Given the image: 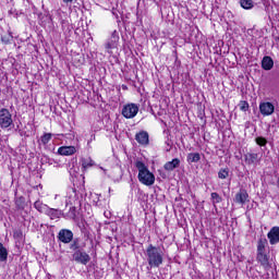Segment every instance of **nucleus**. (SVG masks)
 Returning a JSON list of instances; mask_svg holds the SVG:
<instances>
[{
	"label": "nucleus",
	"mask_w": 279,
	"mask_h": 279,
	"mask_svg": "<svg viewBox=\"0 0 279 279\" xmlns=\"http://www.w3.org/2000/svg\"><path fill=\"white\" fill-rule=\"evenodd\" d=\"M13 36H12V33H4L2 34L1 36V41L4 44V45H10V43H12L13 40Z\"/></svg>",
	"instance_id": "obj_25"
},
{
	"label": "nucleus",
	"mask_w": 279,
	"mask_h": 279,
	"mask_svg": "<svg viewBox=\"0 0 279 279\" xmlns=\"http://www.w3.org/2000/svg\"><path fill=\"white\" fill-rule=\"evenodd\" d=\"M84 247H86V243L82 242L81 238H74L70 242V250H72V252L84 250Z\"/></svg>",
	"instance_id": "obj_12"
},
{
	"label": "nucleus",
	"mask_w": 279,
	"mask_h": 279,
	"mask_svg": "<svg viewBox=\"0 0 279 279\" xmlns=\"http://www.w3.org/2000/svg\"><path fill=\"white\" fill-rule=\"evenodd\" d=\"M199 160H202V155H199V153H190V154H187L189 165H193V162H199Z\"/></svg>",
	"instance_id": "obj_19"
},
{
	"label": "nucleus",
	"mask_w": 279,
	"mask_h": 279,
	"mask_svg": "<svg viewBox=\"0 0 279 279\" xmlns=\"http://www.w3.org/2000/svg\"><path fill=\"white\" fill-rule=\"evenodd\" d=\"M75 151H77L75 146H61L58 149V154L60 156H73V154H75Z\"/></svg>",
	"instance_id": "obj_14"
},
{
	"label": "nucleus",
	"mask_w": 279,
	"mask_h": 279,
	"mask_svg": "<svg viewBox=\"0 0 279 279\" xmlns=\"http://www.w3.org/2000/svg\"><path fill=\"white\" fill-rule=\"evenodd\" d=\"M267 238H259L257 241V250H267Z\"/></svg>",
	"instance_id": "obj_27"
},
{
	"label": "nucleus",
	"mask_w": 279,
	"mask_h": 279,
	"mask_svg": "<svg viewBox=\"0 0 279 279\" xmlns=\"http://www.w3.org/2000/svg\"><path fill=\"white\" fill-rule=\"evenodd\" d=\"M211 202H213V204H221L222 198L219 195V193H217V192L211 193Z\"/></svg>",
	"instance_id": "obj_29"
},
{
	"label": "nucleus",
	"mask_w": 279,
	"mask_h": 279,
	"mask_svg": "<svg viewBox=\"0 0 279 279\" xmlns=\"http://www.w3.org/2000/svg\"><path fill=\"white\" fill-rule=\"evenodd\" d=\"M75 217H77L76 207L75 205H71L70 210L68 213V219H75Z\"/></svg>",
	"instance_id": "obj_30"
},
{
	"label": "nucleus",
	"mask_w": 279,
	"mask_h": 279,
	"mask_svg": "<svg viewBox=\"0 0 279 279\" xmlns=\"http://www.w3.org/2000/svg\"><path fill=\"white\" fill-rule=\"evenodd\" d=\"M250 199V194H247V190H240L239 193L235 194L234 202L235 204H240L244 206Z\"/></svg>",
	"instance_id": "obj_10"
},
{
	"label": "nucleus",
	"mask_w": 279,
	"mask_h": 279,
	"mask_svg": "<svg viewBox=\"0 0 279 279\" xmlns=\"http://www.w3.org/2000/svg\"><path fill=\"white\" fill-rule=\"evenodd\" d=\"M63 3H73V0H62Z\"/></svg>",
	"instance_id": "obj_35"
},
{
	"label": "nucleus",
	"mask_w": 279,
	"mask_h": 279,
	"mask_svg": "<svg viewBox=\"0 0 279 279\" xmlns=\"http://www.w3.org/2000/svg\"><path fill=\"white\" fill-rule=\"evenodd\" d=\"M113 14L117 16V19H119V15H118V14H116L114 12H113Z\"/></svg>",
	"instance_id": "obj_36"
},
{
	"label": "nucleus",
	"mask_w": 279,
	"mask_h": 279,
	"mask_svg": "<svg viewBox=\"0 0 279 279\" xmlns=\"http://www.w3.org/2000/svg\"><path fill=\"white\" fill-rule=\"evenodd\" d=\"M34 208H36V210H38V213H47V209L49 208V206L43 204V202L37 201L34 203Z\"/></svg>",
	"instance_id": "obj_22"
},
{
	"label": "nucleus",
	"mask_w": 279,
	"mask_h": 279,
	"mask_svg": "<svg viewBox=\"0 0 279 279\" xmlns=\"http://www.w3.org/2000/svg\"><path fill=\"white\" fill-rule=\"evenodd\" d=\"M72 258L75 263H78L80 265H87L90 263V255L84 251V248H81V251H76L72 254Z\"/></svg>",
	"instance_id": "obj_6"
},
{
	"label": "nucleus",
	"mask_w": 279,
	"mask_h": 279,
	"mask_svg": "<svg viewBox=\"0 0 279 279\" xmlns=\"http://www.w3.org/2000/svg\"><path fill=\"white\" fill-rule=\"evenodd\" d=\"M244 160L246 165H256V162L260 161V157L256 153H247L244 155Z\"/></svg>",
	"instance_id": "obj_15"
},
{
	"label": "nucleus",
	"mask_w": 279,
	"mask_h": 279,
	"mask_svg": "<svg viewBox=\"0 0 279 279\" xmlns=\"http://www.w3.org/2000/svg\"><path fill=\"white\" fill-rule=\"evenodd\" d=\"M180 167V159L174 158L171 161H168L165 163L163 169L166 171H173L174 169H178Z\"/></svg>",
	"instance_id": "obj_17"
},
{
	"label": "nucleus",
	"mask_w": 279,
	"mask_h": 279,
	"mask_svg": "<svg viewBox=\"0 0 279 279\" xmlns=\"http://www.w3.org/2000/svg\"><path fill=\"white\" fill-rule=\"evenodd\" d=\"M146 260L148 263L147 269H158L165 263V252L159 246L148 244L145 251Z\"/></svg>",
	"instance_id": "obj_1"
},
{
	"label": "nucleus",
	"mask_w": 279,
	"mask_h": 279,
	"mask_svg": "<svg viewBox=\"0 0 279 279\" xmlns=\"http://www.w3.org/2000/svg\"><path fill=\"white\" fill-rule=\"evenodd\" d=\"M80 204H81L80 194L75 189L69 187L68 195L65 198V208L66 206H80Z\"/></svg>",
	"instance_id": "obj_4"
},
{
	"label": "nucleus",
	"mask_w": 279,
	"mask_h": 279,
	"mask_svg": "<svg viewBox=\"0 0 279 279\" xmlns=\"http://www.w3.org/2000/svg\"><path fill=\"white\" fill-rule=\"evenodd\" d=\"M57 239L64 244L71 243L73 241V231L69 229H61L57 235Z\"/></svg>",
	"instance_id": "obj_7"
},
{
	"label": "nucleus",
	"mask_w": 279,
	"mask_h": 279,
	"mask_svg": "<svg viewBox=\"0 0 279 279\" xmlns=\"http://www.w3.org/2000/svg\"><path fill=\"white\" fill-rule=\"evenodd\" d=\"M239 108L242 110V112H247L250 110V104L245 100H242L240 101Z\"/></svg>",
	"instance_id": "obj_32"
},
{
	"label": "nucleus",
	"mask_w": 279,
	"mask_h": 279,
	"mask_svg": "<svg viewBox=\"0 0 279 279\" xmlns=\"http://www.w3.org/2000/svg\"><path fill=\"white\" fill-rule=\"evenodd\" d=\"M262 69H264V71H271L274 69V59L269 56L264 57L262 60Z\"/></svg>",
	"instance_id": "obj_16"
},
{
	"label": "nucleus",
	"mask_w": 279,
	"mask_h": 279,
	"mask_svg": "<svg viewBox=\"0 0 279 279\" xmlns=\"http://www.w3.org/2000/svg\"><path fill=\"white\" fill-rule=\"evenodd\" d=\"M45 215L50 217V219H60V215H62V211L59 209L48 207Z\"/></svg>",
	"instance_id": "obj_18"
},
{
	"label": "nucleus",
	"mask_w": 279,
	"mask_h": 279,
	"mask_svg": "<svg viewBox=\"0 0 279 279\" xmlns=\"http://www.w3.org/2000/svg\"><path fill=\"white\" fill-rule=\"evenodd\" d=\"M267 254V250H257V255Z\"/></svg>",
	"instance_id": "obj_34"
},
{
	"label": "nucleus",
	"mask_w": 279,
	"mask_h": 279,
	"mask_svg": "<svg viewBox=\"0 0 279 279\" xmlns=\"http://www.w3.org/2000/svg\"><path fill=\"white\" fill-rule=\"evenodd\" d=\"M276 111V107L271 102H260L259 104V112L263 117H271V114Z\"/></svg>",
	"instance_id": "obj_8"
},
{
	"label": "nucleus",
	"mask_w": 279,
	"mask_h": 279,
	"mask_svg": "<svg viewBox=\"0 0 279 279\" xmlns=\"http://www.w3.org/2000/svg\"><path fill=\"white\" fill-rule=\"evenodd\" d=\"M167 144L169 145V147H171V144L169 142Z\"/></svg>",
	"instance_id": "obj_37"
},
{
	"label": "nucleus",
	"mask_w": 279,
	"mask_h": 279,
	"mask_svg": "<svg viewBox=\"0 0 279 279\" xmlns=\"http://www.w3.org/2000/svg\"><path fill=\"white\" fill-rule=\"evenodd\" d=\"M5 260H8V248L0 242V263H5Z\"/></svg>",
	"instance_id": "obj_23"
},
{
	"label": "nucleus",
	"mask_w": 279,
	"mask_h": 279,
	"mask_svg": "<svg viewBox=\"0 0 279 279\" xmlns=\"http://www.w3.org/2000/svg\"><path fill=\"white\" fill-rule=\"evenodd\" d=\"M135 167L138 171L137 180L141 184H144L145 186H153L156 182V175L149 171V168L145 166V162L137 160L135 161Z\"/></svg>",
	"instance_id": "obj_2"
},
{
	"label": "nucleus",
	"mask_w": 279,
	"mask_h": 279,
	"mask_svg": "<svg viewBox=\"0 0 279 279\" xmlns=\"http://www.w3.org/2000/svg\"><path fill=\"white\" fill-rule=\"evenodd\" d=\"M136 114H138V105L131 102L123 106L122 117H124V119H134Z\"/></svg>",
	"instance_id": "obj_5"
},
{
	"label": "nucleus",
	"mask_w": 279,
	"mask_h": 279,
	"mask_svg": "<svg viewBox=\"0 0 279 279\" xmlns=\"http://www.w3.org/2000/svg\"><path fill=\"white\" fill-rule=\"evenodd\" d=\"M230 175V169L229 168H222L218 172L219 180H226Z\"/></svg>",
	"instance_id": "obj_26"
},
{
	"label": "nucleus",
	"mask_w": 279,
	"mask_h": 279,
	"mask_svg": "<svg viewBox=\"0 0 279 279\" xmlns=\"http://www.w3.org/2000/svg\"><path fill=\"white\" fill-rule=\"evenodd\" d=\"M255 143L259 147H265L267 145V138H265L263 136H258V137L255 138Z\"/></svg>",
	"instance_id": "obj_31"
},
{
	"label": "nucleus",
	"mask_w": 279,
	"mask_h": 279,
	"mask_svg": "<svg viewBox=\"0 0 279 279\" xmlns=\"http://www.w3.org/2000/svg\"><path fill=\"white\" fill-rule=\"evenodd\" d=\"M135 141L140 145H144V146L149 145V133H147V131H141L135 135Z\"/></svg>",
	"instance_id": "obj_13"
},
{
	"label": "nucleus",
	"mask_w": 279,
	"mask_h": 279,
	"mask_svg": "<svg viewBox=\"0 0 279 279\" xmlns=\"http://www.w3.org/2000/svg\"><path fill=\"white\" fill-rule=\"evenodd\" d=\"M14 239H21L23 236V232L21 230H16L13 232Z\"/></svg>",
	"instance_id": "obj_33"
},
{
	"label": "nucleus",
	"mask_w": 279,
	"mask_h": 279,
	"mask_svg": "<svg viewBox=\"0 0 279 279\" xmlns=\"http://www.w3.org/2000/svg\"><path fill=\"white\" fill-rule=\"evenodd\" d=\"M53 136V134L51 133H45L41 137H40V143L41 145H48L49 141H51V137Z\"/></svg>",
	"instance_id": "obj_28"
},
{
	"label": "nucleus",
	"mask_w": 279,
	"mask_h": 279,
	"mask_svg": "<svg viewBox=\"0 0 279 279\" xmlns=\"http://www.w3.org/2000/svg\"><path fill=\"white\" fill-rule=\"evenodd\" d=\"M270 245H278L279 243V227H272L267 233Z\"/></svg>",
	"instance_id": "obj_11"
},
{
	"label": "nucleus",
	"mask_w": 279,
	"mask_h": 279,
	"mask_svg": "<svg viewBox=\"0 0 279 279\" xmlns=\"http://www.w3.org/2000/svg\"><path fill=\"white\" fill-rule=\"evenodd\" d=\"M240 5L244 10H252V8H254V1H252V0H240Z\"/></svg>",
	"instance_id": "obj_24"
},
{
	"label": "nucleus",
	"mask_w": 279,
	"mask_h": 279,
	"mask_svg": "<svg viewBox=\"0 0 279 279\" xmlns=\"http://www.w3.org/2000/svg\"><path fill=\"white\" fill-rule=\"evenodd\" d=\"M119 47V32L113 31L111 37L105 44V49H117Z\"/></svg>",
	"instance_id": "obj_9"
},
{
	"label": "nucleus",
	"mask_w": 279,
	"mask_h": 279,
	"mask_svg": "<svg viewBox=\"0 0 279 279\" xmlns=\"http://www.w3.org/2000/svg\"><path fill=\"white\" fill-rule=\"evenodd\" d=\"M82 162V169H84V171H86V169H90V167L95 166V161H93V159L90 158H83L81 160Z\"/></svg>",
	"instance_id": "obj_21"
},
{
	"label": "nucleus",
	"mask_w": 279,
	"mask_h": 279,
	"mask_svg": "<svg viewBox=\"0 0 279 279\" xmlns=\"http://www.w3.org/2000/svg\"><path fill=\"white\" fill-rule=\"evenodd\" d=\"M257 262L260 263L262 267H269V255L262 254L256 256Z\"/></svg>",
	"instance_id": "obj_20"
},
{
	"label": "nucleus",
	"mask_w": 279,
	"mask_h": 279,
	"mask_svg": "<svg viewBox=\"0 0 279 279\" xmlns=\"http://www.w3.org/2000/svg\"><path fill=\"white\" fill-rule=\"evenodd\" d=\"M14 125V121L12 120V113L7 108L0 109V128L2 130H7V128H11Z\"/></svg>",
	"instance_id": "obj_3"
}]
</instances>
